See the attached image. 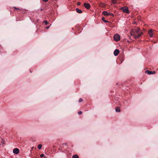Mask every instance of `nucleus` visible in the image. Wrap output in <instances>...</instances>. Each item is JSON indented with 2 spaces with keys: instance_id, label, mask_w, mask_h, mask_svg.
Listing matches in <instances>:
<instances>
[{
  "instance_id": "1",
  "label": "nucleus",
  "mask_w": 158,
  "mask_h": 158,
  "mask_svg": "<svg viewBox=\"0 0 158 158\" xmlns=\"http://www.w3.org/2000/svg\"><path fill=\"white\" fill-rule=\"evenodd\" d=\"M130 33L131 35L135 39L139 37L143 34L140 28H139L131 29Z\"/></svg>"
},
{
  "instance_id": "2",
  "label": "nucleus",
  "mask_w": 158,
  "mask_h": 158,
  "mask_svg": "<svg viewBox=\"0 0 158 158\" xmlns=\"http://www.w3.org/2000/svg\"><path fill=\"white\" fill-rule=\"evenodd\" d=\"M121 10H123V12L128 14L129 13V11L128 10V8L126 6H124L120 8Z\"/></svg>"
},
{
  "instance_id": "3",
  "label": "nucleus",
  "mask_w": 158,
  "mask_h": 158,
  "mask_svg": "<svg viewBox=\"0 0 158 158\" xmlns=\"http://www.w3.org/2000/svg\"><path fill=\"white\" fill-rule=\"evenodd\" d=\"M114 40L117 42L120 39V36L118 34H115L114 36Z\"/></svg>"
},
{
  "instance_id": "4",
  "label": "nucleus",
  "mask_w": 158,
  "mask_h": 158,
  "mask_svg": "<svg viewBox=\"0 0 158 158\" xmlns=\"http://www.w3.org/2000/svg\"><path fill=\"white\" fill-rule=\"evenodd\" d=\"M84 5L85 7L87 9H89L90 7V5L88 3H85L84 4Z\"/></svg>"
},
{
  "instance_id": "5",
  "label": "nucleus",
  "mask_w": 158,
  "mask_h": 158,
  "mask_svg": "<svg viewBox=\"0 0 158 158\" xmlns=\"http://www.w3.org/2000/svg\"><path fill=\"white\" fill-rule=\"evenodd\" d=\"M145 73H147L148 74L150 75L151 74H154L156 72L155 71H149L148 70H147L145 71Z\"/></svg>"
},
{
  "instance_id": "6",
  "label": "nucleus",
  "mask_w": 158,
  "mask_h": 158,
  "mask_svg": "<svg viewBox=\"0 0 158 158\" xmlns=\"http://www.w3.org/2000/svg\"><path fill=\"white\" fill-rule=\"evenodd\" d=\"M19 150L18 148H15L13 150V152L14 154H17L19 153Z\"/></svg>"
},
{
  "instance_id": "7",
  "label": "nucleus",
  "mask_w": 158,
  "mask_h": 158,
  "mask_svg": "<svg viewBox=\"0 0 158 158\" xmlns=\"http://www.w3.org/2000/svg\"><path fill=\"white\" fill-rule=\"evenodd\" d=\"M119 52V51L118 49H115L114 52V55L115 56H117Z\"/></svg>"
},
{
  "instance_id": "8",
  "label": "nucleus",
  "mask_w": 158,
  "mask_h": 158,
  "mask_svg": "<svg viewBox=\"0 0 158 158\" xmlns=\"http://www.w3.org/2000/svg\"><path fill=\"white\" fill-rule=\"evenodd\" d=\"M153 31L152 29H150L148 31V34L151 37H153V34L152 33Z\"/></svg>"
},
{
  "instance_id": "9",
  "label": "nucleus",
  "mask_w": 158,
  "mask_h": 158,
  "mask_svg": "<svg viewBox=\"0 0 158 158\" xmlns=\"http://www.w3.org/2000/svg\"><path fill=\"white\" fill-rule=\"evenodd\" d=\"M102 14L105 16H109V15L110 13L107 12L106 11H103Z\"/></svg>"
},
{
  "instance_id": "10",
  "label": "nucleus",
  "mask_w": 158,
  "mask_h": 158,
  "mask_svg": "<svg viewBox=\"0 0 158 158\" xmlns=\"http://www.w3.org/2000/svg\"><path fill=\"white\" fill-rule=\"evenodd\" d=\"M76 10L77 12L78 13L81 14L82 12V11L81 10L79 9V8H77L76 9Z\"/></svg>"
},
{
  "instance_id": "11",
  "label": "nucleus",
  "mask_w": 158,
  "mask_h": 158,
  "mask_svg": "<svg viewBox=\"0 0 158 158\" xmlns=\"http://www.w3.org/2000/svg\"><path fill=\"white\" fill-rule=\"evenodd\" d=\"M115 111L117 112H120V110L119 107H117L115 108Z\"/></svg>"
},
{
  "instance_id": "12",
  "label": "nucleus",
  "mask_w": 158,
  "mask_h": 158,
  "mask_svg": "<svg viewBox=\"0 0 158 158\" xmlns=\"http://www.w3.org/2000/svg\"><path fill=\"white\" fill-rule=\"evenodd\" d=\"M73 158H79V157L77 155H75L73 156Z\"/></svg>"
},
{
  "instance_id": "13",
  "label": "nucleus",
  "mask_w": 158,
  "mask_h": 158,
  "mask_svg": "<svg viewBox=\"0 0 158 158\" xmlns=\"http://www.w3.org/2000/svg\"><path fill=\"white\" fill-rule=\"evenodd\" d=\"M102 19L105 23H106L107 22H109L108 21L105 20L104 18L103 17L102 18Z\"/></svg>"
},
{
  "instance_id": "14",
  "label": "nucleus",
  "mask_w": 158,
  "mask_h": 158,
  "mask_svg": "<svg viewBox=\"0 0 158 158\" xmlns=\"http://www.w3.org/2000/svg\"><path fill=\"white\" fill-rule=\"evenodd\" d=\"M42 147V145L41 144H39L38 146V148L39 149H40Z\"/></svg>"
},
{
  "instance_id": "15",
  "label": "nucleus",
  "mask_w": 158,
  "mask_h": 158,
  "mask_svg": "<svg viewBox=\"0 0 158 158\" xmlns=\"http://www.w3.org/2000/svg\"><path fill=\"white\" fill-rule=\"evenodd\" d=\"M112 3L114 4H115L117 3L116 0H112Z\"/></svg>"
},
{
  "instance_id": "16",
  "label": "nucleus",
  "mask_w": 158,
  "mask_h": 158,
  "mask_svg": "<svg viewBox=\"0 0 158 158\" xmlns=\"http://www.w3.org/2000/svg\"><path fill=\"white\" fill-rule=\"evenodd\" d=\"M82 101H83L82 99L81 98H80L79 99L78 102H82Z\"/></svg>"
},
{
  "instance_id": "17",
  "label": "nucleus",
  "mask_w": 158,
  "mask_h": 158,
  "mask_svg": "<svg viewBox=\"0 0 158 158\" xmlns=\"http://www.w3.org/2000/svg\"><path fill=\"white\" fill-rule=\"evenodd\" d=\"M44 23H45L46 25H47L48 24V22L47 20H45L44 21Z\"/></svg>"
},
{
  "instance_id": "18",
  "label": "nucleus",
  "mask_w": 158,
  "mask_h": 158,
  "mask_svg": "<svg viewBox=\"0 0 158 158\" xmlns=\"http://www.w3.org/2000/svg\"><path fill=\"white\" fill-rule=\"evenodd\" d=\"M44 156V154H41L40 155V157L41 158H42Z\"/></svg>"
},
{
  "instance_id": "19",
  "label": "nucleus",
  "mask_w": 158,
  "mask_h": 158,
  "mask_svg": "<svg viewBox=\"0 0 158 158\" xmlns=\"http://www.w3.org/2000/svg\"><path fill=\"white\" fill-rule=\"evenodd\" d=\"M109 15H111L113 17V16H114V15L113 14H112V13H110Z\"/></svg>"
},
{
  "instance_id": "20",
  "label": "nucleus",
  "mask_w": 158,
  "mask_h": 158,
  "mask_svg": "<svg viewBox=\"0 0 158 158\" xmlns=\"http://www.w3.org/2000/svg\"><path fill=\"white\" fill-rule=\"evenodd\" d=\"M82 113V112L81 111H79V112H78V114L79 115H80Z\"/></svg>"
},
{
  "instance_id": "21",
  "label": "nucleus",
  "mask_w": 158,
  "mask_h": 158,
  "mask_svg": "<svg viewBox=\"0 0 158 158\" xmlns=\"http://www.w3.org/2000/svg\"><path fill=\"white\" fill-rule=\"evenodd\" d=\"M80 4H81V2H77V5H79H79H80Z\"/></svg>"
},
{
  "instance_id": "22",
  "label": "nucleus",
  "mask_w": 158,
  "mask_h": 158,
  "mask_svg": "<svg viewBox=\"0 0 158 158\" xmlns=\"http://www.w3.org/2000/svg\"><path fill=\"white\" fill-rule=\"evenodd\" d=\"M2 144H3L5 143L4 141H3V140H2Z\"/></svg>"
},
{
  "instance_id": "23",
  "label": "nucleus",
  "mask_w": 158,
  "mask_h": 158,
  "mask_svg": "<svg viewBox=\"0 0 158 158\" xmlns=\"http://www.w3.org/2000/svg\"><path fill=\"white\" fill-rule=\"evenodd\" d=\"M43 1H44V2H47L48 0H42Z\"/></svg>"
},
{
  "instance_id": "24",
  "label": "nucleus",
  "mask_w": 158,
  "mask_h": 158,
  "mask_svg": "<svg viewBox=\"0 0 158 158\" xmlns=\"http://www.w3.org/2000/svg\"><path fill=\"white\" fill-rule=\"evenodd\" d=\"M15 9H17V10H19V8H16V7H15Z\"/></svg>"
},
{
  "instance_id": "25",
  "label": "nucleus",
  "mask_w": 158,
  "mask_h": 158,
  "mask_svg": "<svg viewBox=\"0 0 158 158\" xmlns=\"http://www.w3.org/2000/svg\"><path fill=\"white\" fill-rule=\"evenodd\" d=\"M49 27H50L49 26H48V27H46L47 29H48V28H49Z\"/></svg>"
},
{
  "instance_id": "26",
  "label": "nucleus",
  "mask_w": 158,
  "mask_h": 158,
  "mask_svg": "<svg viewBox=\"0 0 158 158\" xmlns=\"http://www.w3.org/2000/svg\"><path fill=\"white\" fill-rule=\"evenodd\" d=\"M30 72L31 73V70H30Z\"/></svg>"
}]
</instances>
